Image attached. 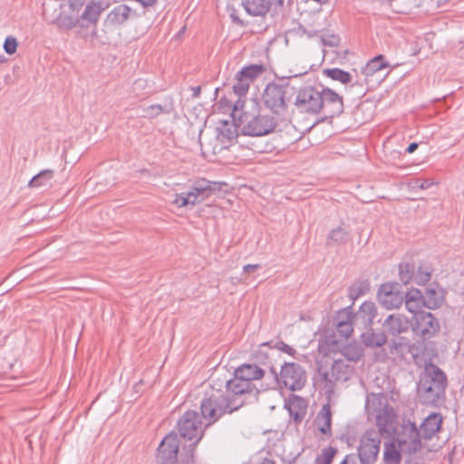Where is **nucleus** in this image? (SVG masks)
<instances>
[{
    "instance_id": "nucleus-34",
    "label": "nucleus",
    "mask_w": 464,
    "mask_h": 464,
    "mask_svg": "<svg viewBox=\"0 0 464 464\" xmlns=\"http://www.w3.org/2000/svg\"><path fill=\"white\" fill-rule=\"evenodd\" d=\"M192 188L201 197V199H204L218 189V183L201 179L194 182Z\"/></svg>"
},
{
    "instance_id": "nucleus-9",
    "label": "nucleus",
    "mask_w": 464,
    "mask_h": 464,
    "mask_svg": "<svg viewBox=\"0 0 464 464\" xmlns=\"http://www.w3.org/2000/svg\"><path fill=\"white\" fill-rule=\"evenodd\" d=\"M278 382L291 391H299L306 382V372L298 363L285 362L281 367Z\"/></svg>"
},
{
    "instance_id": "nucleus-25",
    "label": "nucleus",
    "mask_w": 464,
    "mask_h": 464,
    "mask_svg": "<svg viewBox=\"0 0 464 464\" xmlns=\"http://www.w3.org/2000/svg\"><path fill=\"white\" fill-rule=\"evenodd\" d=\"M441 417L439 414H430L421 423L420 431L422 438L430 439L437 433L441 425Z\"/></svg>"
},
{
    "instance_id": "nucleus-16",
    "label": "nucleus",
    "mask_w": 464,
    "mask_h": 464,
    "mask_svg": "<svg viewBox=\"0 0 464 464\" xmlns=\"http://www.w3.org/2000/svg\"><path fill=\"white\" fill-rule=\"evenodd\" d=\"M379 303L388 310L399 308L404 301V294L397 285H382L378 292Z\"/></svg>"
},
{
    "instance_id": "nucleus-11",
    "label": "nucleus",
    "mask_w": 464,
    "mask_h": 464,
    "mask_svg": "<svg viewBox=\"0 0 464 464\" xmlns=\"http://www.w3.org/2000/svg\"><path fill=\"white\" fill-rule=\"evenodd\" d=\"M320 102H322L321 91L305 87L298 92L295 105L301 112L316 114L321 111Z\"/></svg>"
},
{
    "instance_id": "nucleus-21",
    "label": "nucleus",
    "mask_w": 464,
    "mask_h": 464,
    "mask_svg": "<svg viewBox=\"0 0 464 464\" xmlns=\"http://www.w3.org/2000/svg\"><path fill=\"white\" fill-rule=\"evenodd\" d=\"M423 295L424 306L429 309H436L442 305L445 300V291L438 285H429Z\"/></svg>"
},
{
    "instance_id": "nucleus-33",
    "label": "nucleus",
    "mask_w": 464,
    "mask_h": 464,
    "mask_svg": "<svg viewBox=\"0 0 464 464\" xmlns=\"http://www.w3.org/2000/svg\"><path fill=\"white\" fill-rule=\"evenodd\" d=\"M349 240V232L343 227H337L332 229L326 238V245L340 246L345 245Z\"/></svg>"
},
{
    "instance_id": "nucleus-32",
    "label": "nucleus",
    "mask_w": 464,
    "mask_h": 464,
    "mask_svg": "<svg viewBox=\"0 0 464 464\" xmlns=\"http://www.w3.org/2000/svg\"><path fill=\"white\" fill-rule=\"evenodd\" d=\"M337 355H339L338 357H342L343 360H345L346 362H355L361 359L362 355V351L359 345L355 343H348L343 345L339 349V353Z\"/></svg>"
},
{
    "instance_id": "nucleus-8",
    "label": "nucleus",
    "mask_w": 464,
    "mask_h": 464,
    "mask_svg": "<svg viewBox=\"0 0 464 464\" xmlns=\"http://www.w3.org/2000/svg\"><path fill=\"white\" fill-rule=\"evenodd\" d=\"M241 131L248 136H264L274 131L276 122L274 117L269 115L245 116L241 120Z\"/></svg>"
},
{
    "instance_id": "nucleus-44",
    "label": "nucleus",
    "mask_w": 464,
    "mask_h": 464,
    "mask_svg": "<svg viewBox=\"0 0 464 464\" xmlns=\"http://www.w3.org/2000/svg\"><path fill=\"white\" fill-rule=\"evenodd\" d=\"M143 117L147 119H154L161 113H169V111L160 104H152L143 108Z\"/></svg>"
},
{
    "instance_id": "nucleus-30",
    "label": "nucleus",
    "mask_w": 464,
    "mask_h": 464,
    "mask_svg": "<svg viewBox=\"0 0 464 464\" xmlns=\"http://www.w3.org/2000/svg\"><path fill=\"white\" fill-rule=\"evenodd\" d=\"M130 14V8L125 5L114 7L107 15V22L112 25H120L125 23Z\"/></svg>"
},
{
    "instance_id": "nucleus-36",
    "label": "nucleus",
    "mask_w": 464,
    "mask_h": 464,
    "mask_svg": "<svg viewBox=\"0 0 464 464\" xmlns=\"http://www.w3.org/2000/svg\"><path fill=\"white\" fill-rule=\"evenodd\" d=\"M362 343L369 347H380L386 343L384 333H372L368 331L362 334Z\"/></svg>"
},
{
    "instance_id": "nucleus-45",
    "label": "nucleus",
    "mask_w": 464,
    "mask_h": 464,
    "mask_svg": "<svg viewBox=\"0 0 464 464\" xmlns=\"http://www.w3.org/2000/svg\"><path fill=\"white\" fill-rule=\"evenodd\" d=\"M189 196L193 195L185 194V192L175 194V198L172 200V204L178 208H183L188 205L195 206V199H189Z\"/></svg>"
},
{
    "instance_id": "nucleus-14",
    "label": "nucleus",
    "mask_w": 464,
    "mask_h": 464,
    "mask_svg": "<svg viewBox=\"0 0 464 464\" xmlns=\"http://www.w3.org/2000/svg\"><path fill=\"white\" fill-rule=\"evenodd\" d=\"M322 102L321 111L324 118L339 116L343 111V98L334 91L329 88H323L321 91Z\"/></svg>"
},
{
    "instance_id": "nucleus-4",
    "label": "nucleus",
    "mask_w": 464,
    "mask_h": 464,
    "mask_svg": "<svg viewBox=\"0 0 464 464\" xmlns=\"http://www.w3.org/2000/svg\"><path fill=\"white\" fill-rule=\"evenodd\" d=\"M389 63L384 61V56L380 54L370 60L367 64L362 67V79L356 80L351 86V89L358 88L357 95L362 97L369 89H372L381 84L382 82L389 75Z\"/></svg>"
},
{
    "instance_id": "nucleus-29",
    "label": "nucleus",
    "mask_w": 464,
    "mask_h": 464,
    "mask_svg": "<svg viewBox=\"0 0 464 464\" xmlns=\"http://www.w3.org/2000/svg\"><path fill=\"white\" fill-rule=\"evenodd\" d=\"M315 423L318 430L323 434H328L331 432V423H332V412L330 404H324L320 411L318 412Z\"/></svg>"
},
{
    "instance_id": "nucleus-23",
    "label": "nucleus",
    "mask_w": 464,
    "mask_h": 464,
    "mask_svg": "<svg viewBox=\"0 0 464 464\" xmlns=\"http://www.w3.org/2000/svg\"><path fill=\"white\" fill-rule=\"evenodd\" d=\"M290 416L297 423L301 422L307 413V403L304 399L294 395L288 401L287 405Z\"/></svg>"
},
{
    "instance_id": "nucleus-1",
    "label": "nucleus",
    "mask_w": 464,
    "mask_h": 464,
    "mask_svg": "<svg viewBox=\"0 0 464 464\" xmlns=\"http://www.w3.org/2000/svg\"><path fill=\"white\" fill-rule=\"evenodd\" d=\"M242 405L243 401L230 399L220 389L210 386L200 403L201 417L206 421V427H209L222 416L233 412Z\"/></svg>"
},
{
    "instance_id": "nucleus-35",
    "label": "nucleus",
    "mask_w": 464,
    "mask_h": 464,
    "mask_svg": "<svg viewBox=\"0 0 464 464\" xmlns=\"http://www.w3.org/2000/svg\"><path fill=\"white\" fill-rule=\"evenodd\" d=\"M401 460V451L394 442L384 443L383 461L385 464H400Z\"/></svg>"
},
{
    "instance_id": "nucleus-26",
    "label": "nucleus",
    "mask_w": 464,
    "mask_h": 464,
    "mask_svg": "<svg viewBox=\"0 0 464 464\" xmlns=\"http://www.w3.org/2000/svg\"><path fill=\"white\" fill-rule=\"evenodd\" d=\"M405 306L412 314H419V310L424 306L423 295L419 289H411L404 295Z\"/></svg>"
},
{
    "instance_id": "nucleus-40",
    "label": "nucleus",
    "mask_w": 464,
    "mask_h": 464,
    "mask_svg": "<svg viewBox=\"0 0 464 464\" xmlns=\"http://www.w3.org/2000/svg\"><path fill=\"white\" fill-rule=\"evenodd\" d=\"M431 269L427 265H420L414 271V282L418 285H425L430 280Z\"/></svg>"
},
{
    "instance_id": "nucleus-43",
    "label": "nucleus",
    "mask_w": 464,
    "mask_h": 464,
    "mask_svg": "<svg viewBox=\"0 0 464 464\" xmlns=\"http://www.w3.org/2000/svg\"><path fill=\"white\" fill-rule=\"evenodd\" d=\"M236 80L237 82L235 83L233 89L235 93L241 97L248 92L251 82L245 79L243 76L240 77L239 72L237 73Z\"/></svg>"
},
{
    "instance_id": "nucleus-59",
    "label": "nucleus",
    "mask_w": 464,
    "mask_h": 464,
    "mask_svg": "<svg viewBox=\"0 0 464 464\" xmlns=\"http://www.w3.org/2000/svg\"><path fill=\"white\" fill-rule=\"evenodd\" d=\"M334 43L333 42V40H330L329 45H334Z\"/></svg>"
},
{
    "instance_id": "nucleus-55",
    "label": "nucleus",
    "mask_w": 464,
    "mask_h": 464,
    "mask_svg": "<svg viewBox=\"0 0 464 464\" xmlns=\"http://www.w3.org/2000/svg\"><path fill=\"white\" fill-rule=\"evenodd\" d=\"M193 92V97L198 98L200 95L201 88L200 86L191 87Z\"/></svg>"
},
{
    "instance_id": "nucleus-46",
    "label": "nucleus",
    "mask_w": 464,
    "mask_h": 464,
    "mask_svg": "<svg viewBox=\"0 0 464 464\" xmlns=\"http://www.w3.org/2000/svg\"><path fill=\"white\" fill-rule=\"evenodd\" d=\"M77 21L70 16H61L58 18L57 24L60 29L71 30L75 27Z\"/></svg>"
},
{
    "instance_id": "nucleus-41",
    "label": "nucleus",
    "mask_w": 464,
    "mask_h": 464,
    "mask_svg": "<svg viewBox=\"0 0 464 464\" xmlns=\"http://www.w3.org/2000/svg\"><path fill=\"white\" fill-rule=\"evenodd\" d=\"M399 277L404 285L411 281L414 282V267L408 263L401 264L399 266Z\"/></svg>"
},
{
    "instance_id": "nucleus-56",
    "label": "nucleus",
    "mask_w": 464,
    "mask_h": 464,
    "mask_svg": "<svg viewBox=\"0 0 464 464\" xmlns=\"http://www.w3.org/2000/svg\"><path fill=\"white\" fill-rule=\"evenodd\" d=\"M234 138V131L233 130H228L227 131V139L228 140H232Z\"/></svg>"
},
{
    "instance_id": "nucleus-52",
    "label": "nucleus",
    "mask_w": 464,
    "mask_h": 464,
    "mask_svg": "<svg viewBox=\"0 0 464 464\" xmlns=\"http://www.w3.org/2000/svg\"><path fill=\"white\" fill-rule=\"evenodd\" d=\"M431 182H430L429 180H423L421 182L420 181H417L416 182V187L420 188V189H426L428 188H430L431 186Z\"/></svg>"
},
{
    "instance_id": "nucleus-10",
    "label": "nucleus",
    "mask_w": 464,
    "mask_h": 464,
    "mask_svg": "<svg viewBox=\"0 0 464 464\" xmlns=\"http://www.w3.org/2000/svg\"><path fill=\"white\" fill-rule=\"evenodd\" d=\"M421 433L414 422L403 421L401 430L397 436V442L401 450L415 453L421 449Z\"/></svg>"
},
{
    "instance_id": "nucleus-19",
    "label": "nucleus",
    "mask_w": 464,
    "mask_h": 464,
    "mask_svg": "<svg viewBox=\"0 0 464 464\" xmlns=\"http://www.w3.org/2000/svg\"><path fill=\"white\" fill-rule=\"evenodd\" d=\"M384 332L391 335L406 333L411 327L410 320L401 314H392L383 322Z\"/></svg>"
},
{
    "instance_id": "nucleus-18",
    "label": "nucleus",
    "mask_w": 464,
    "mask_h": 464,
    "mask_svg": "<svg viewBox=\"0 0 464 464\" xmlns=\"http://www.w3.org/2000/svg\"><path fill=\"white\" fill-rule=\"evenodd\" d=\"M357 324V321L353 316L351 306L342 309L337 313L335 329L340 336L345 339L349 338Z\"/></svg>"
},
{
    "instance_id": "nucleus-53",
    "label": "nucleus",
    "mask_w": 464,
    "mask_h": 464,
    "mask_svg": "<svg viewBox=\"0 0 464 464\" xmlns=\"http://www.w3.org/2000/svg\"><path fill=\"white\" fill-rule=\"evenodd\" d=\"M259 267H260V265H258V264H256V265H250V264H248V265H246V266H244L243 270H244V272H246V273H249V272H253V271H255V270L258 269Z\"/></svg>"
},
{
    "instance_id": "nucleus-39",
    "label": "nucleus",
    "mask_w": 464,
    "mask_h": 464,
    "mask_svg": "<svg viewBox=\"0 0 464 464\" xmlns=\"http://www.w3.org/2000/svg\"><path fill=\"white\" fill-rule=\"evenodd\" d=\"M264 72V67L258 64H253L242 68L238 72L240 77H244L248 82H252L258 75Z\"/></svg>"
},
{
    "instance_id": "nucleus-3",
    "label": "nucleus",
    "mask_w": 464,
    "mask_h": 464,
    "mask_svg": "<svg viewBox=\"0 0 464 464\" xmlns=\"http://www.w3.org/2000/svg\"><path fill=\"white\" fill-rule=\"evenodd\" d=\"M177 428L179 436L191 442L183 461L187 463L193 462L195 448L203 438L204 431L208 428L206 422H202L198 411H187L179 420Z\"/></svg>"
},
{
    "instance_id": "nucleus-61",
    "label": "nucleus",
    "mask_w": 464,
    "mask_h": 464,
    "mask_svg": "<svg viewBox=\"0 0 464 464\" xmlns=\"http://www.w3.org/2000/svg\"><path fill=\"white\" fill-rule=\"evenodd\" d=\"M237 104L234 105V112L237 111Z\"/></svg>"
},
{
    "instance_id": "nucleus-6",
    "label": "nucleus",
    "mask_w": 464,
    "mask_h": 464,
    "mask_svg": "<svg viewBox=\"0 0 464 464\" xmlns=\"http://www.w3.org/2000/svg\"><path fill=\"white\" fill-rule=\"evenodd\" d=\"M353 372V367L342 357H334V362L318 366V374L324 382V389L327 392H333L338 382H345Z\"/></svg>"
},
{
    "instance_id": "nucleus-5",
    "label": "nucleus",
    "mask_w": 464,
    "mask_h": 464,
    "mask_svg": "<svg viewBox=\"0 0 464 464\" xmlns=\"http://www.w3.org/2000/svg\"><path fill=\"white\" fill-rule=\"evenodd\" d=\"M353 372V367L342 357H334V362L318 366V374L324 382V389L327 392H333L338 382H345Z\"/></svg>"
},
{
    "instance_id": "nucleus-17",
    "label": "nucleus",
    "mask_w": 464,
    "mask_h": 464,
    "mask_svg": "<svg viewBox=\"0 0 464 464\" xmlns=\"http://www.w3.org/2000/svg\"><path fill=\"white\" fill-rule=\"evenodd\" d=\"M285 0H244L245 10L254 16H264L268 12H277L284 6Z\"/></svg>"
},
{
    "instance_id": "nucleus-54",
    "label": "nucleus",
    "mask_w": 464,
    "mask_h": 464,
    "mask_svg": "<svg viewBox=\"0 0 464 464\" xmlns=\"http://www.w3.org/2000/svg\"><path fill=\"white\" fill-rule=\"evenodd\" d=\"M418 146H419V145H418V143H416V142H412V143H411V144L408 146V148L406 149V151H407L408 153H412V152H414V151L417 150Z\"/></svg>"
},
{
    "instance_id": "nucleus-50",
    "label": "nucleus",
    "mask_w": 464,
    "mask_h": 464,
    "mask_svg": "<svg viewBox=\"0 0 464 464\" xmlns=\"http://www.w3.org/2000/svg\"><path fill=\"white\" fill-rule=\"evenodd\" d=\"M340 464H358L357 459L354 455H346Z\"/></svg>"
},
{
    "instance_id": "nucleus-49",
    "label": "nucleus",
    "mask_w": 464,
    "mask_h": 464,
    "mask_svg": "<svg viewBox=\"0 0 464 464\" xmlns=\"http://www.w3.org/2000/svg\"><path fill=\"white\" fill-rule=\"evenodd\" d=\"M364 294V291L362 289V285H353L352 287H350L349 289V297L353 300H355L356 298L359 297V295H363Z\"/></svg>"
},
{
    "instance_id": "nucleus-27",
    "label": "nucleus",
    "mask_w": 464,
    "mask_h": 464,
    "mask_svg": "<svg viewBox=\"0 0 464 464\" xmlns=\"http://www.w3.org/2000/svg\"><path fill=\"white\" fill-rule=\"evenodd\" d=\"M235 372L247 382L262 379L265 373L263 369L251 363L242 364L235 370Z\"/></svg>"
},
{
    "instance_id": "nucleus-31",
    "label": "nucleus",
    "mask_w": 464,
    "mask_h": 464,
    "mask_svg": "<svg viewBox=\"0 0 464 464\" xmlns=\"http://www.w3.org/2000/svg\"><path fill=\"white\" fill-rule=\"evenodd\" d=\"M106 7L107 5H105L102 2L93 0L86 5L82 14V18L91 23H96L100 17L101 13L105 10Z\"/></svg>"
},
{
    "instance_id": "nucleus-20",
    "label": "nucleus",
    "mask_w": 464,
    "mask_h": 464,
    "mask_svg": "<svg viewBox=\"0 0 464 464\" xmlns=\"http://www.w3.org/2000/svg\"><path fill=\"white\" fill-rule=\"evenodd\" d=\"M394 419L395 413L393 409L386 404L376 415V425L379 430L377 432L381 436L392 434L395 430Z\"/></svg>"
},
{
    "instance_id": "nucleus-24",
    "label": "nucleus",
    "mask_w": 464,
    "mask_h": 464,
    "mask_svg": "<svg viewBox=\"0 0 464 464\" xmlns=\"http://www.w3.org/2000/svg\"><path fill=\"white\" fill-rule=\"evenodd\" d=\"M377 314V309L373 302H363L359 310L353 316L357 323L362 322L364 325L372 324Z\"/></svg>"
},
{
    "instance_id": "nucleus-58",
    "label": "nucleus",
    "mask_w": 464,
    "mask_h": 464,
    "mask_svg": "<svg viewBox=\"0 0 464 464\" xmlns=\"http://www.w3.org/2000/svg\"><path fill=\"white\" fill-rule=\"evenodd\" d=\"M266 346H270V343H264L262 344H260V348H264V347H266Z\"/></svg>"
},
{
    "instance_id": "nucleus-2",
    "label": "nucleus",
    "mask_w": 464,
    "mask_h": 464,
    "mask_svg": "<svg viewBox=\"0 0 464 464\" xmlns=\"http://www.w3.org/2000/svg\"><path fill=\"white\" fill-rule=\"evenodd\" d=\"M446 387L447 377L442 370L435 364H427L417 387L420 401L425 405H437L442 401Z\"/></svg>"
},
{
    "instance_id": "nucleus-57",
    "label": "nucleus",
    "mask_w": 464,
    "mask_h": 464,
    "mask_svg": "<svg viewBox=\"0 0 464 464\" xmlns=\"http://www.w3.org/2000/svg\"><path fill=\"white\" fill-rule=\"evenodd\" d=\"M260 464H275V462L273 460H270V459H265Z\"/></svg>"
},
{
    "instance_id": "nucleus-48",
    "label": "nucleus",
    "mask_w": 464,
    "mask_h": 464,
    "mask_svg": "<svg viewBox=\"0 0 464 464\" xmlns=\"http://www.w3.org/2000/svg\"><path fill=\"white\" fill-rule=\"evenodd\" d=\"M275 347L290 355H294L295 353V350L284 342H277Z\"/></svg>"
},
{
    "instance_id": "nucleus-37",
    "label": "nucleus",
    "mask_w": 464,
    "mask_h": 464,
    "mask_svg": "<svg viewBox=\"0 0 464 464\" xmlns=\"http://www.w3.org/2000/svg\"><path fill=\"white\" fill-rule=\"evenodd\" d=\"M53 178V171L51 169H44L35 175L28 182L29 188H41L50 184Z\"/></svg>"
},
{
    "instance_id": "nucleus-51",
    "label": "nucleus",
    "mask_w": 464,
    "mask_h": 464,
    "mask_svg": "<svg viewBox=\"0 0 464 464\" xmlns=\"http://www.w3.org/2000/svg\"><path fill=\"white\" fill-rule=\"evenodd\" d=\"M185 194H192L193 196H189V199H195V205L199 203L202 199H199V195L191 188V189Z\"/></svg>"
},
{
    "instance_id": "nucleus-38",
    "label": "nucleus",
    "mask_w": 464,
    "mask_h": 464,
    "mask_svg": "<svg viewBox=\"0 0 464 464\" xmlns=\"http://www.w3.org/2000/svg\"><path fill=\"white\" fill-rule=\"evenodd\" d=\"M324 74L332 80L338 81L343 84H346L353 80V76L350 72L339 68L325 69L324 71Z\"/></svg>"
},
{
    "instance_id": "nucleus-13",
    "label": "nucleus",
    "mask_w": 464,
    "mask_h": 464,
    "mask_svg": "<svg viewBox=\"0 0 464 464\" xmlns=\"http://www.w3.org/2000/svg\"><path fill=\"white\" fill-rule=\"evenodd\" d=\"M413 332L424 340L433 337L440 331L438 319L430 312H420L415 314Z\"/></svg>"
},
{
    "instance_id": "nucleus-7",
    "label": "nucleus",
    "mask_w": 464,
    "mask_h": 464,
    "mask_svg": "<svg viewBox=\"0 0 464 464\" xmlns=\"http://www.w3.org/2000/svg\"><path fill=\"white\" fill-rule=\"evenodd\" d=\"M381 435L374 430L364 432L360 440L358 456L362 464H373L380 452Z\"/></svg>"
},
{
    "instance_id": "nucleus-60",
    "label": "nucleus",
    "mask_w": 464,
    "mask_h": 464,
    "mask_svg": "<svg viewBox=\"0 0 464 464\" xmlns=\"http://www.w3.org/2000/svg\"><path fill=\"white\" fill-rule=\"evenodd\" d=\"M334 43L333 42V40H330L329 45H334Z\"/></svg>"
},
{
    "instance_id": "nucleus-28",
    "label": "nucleus",
    "mask_w": 464,
    "mask_h": 464,
    "mask_svg": "<svg viewBox=\"0 0 464 464\" xmlns=\"http://www.w3.org/2000/svg\"><path fill=\"white\" fill-rule=\"evenodd\" d=\"M339 349L340 344L334 334L325 335L319 339L318 351L321 354L330 356L333 353L336 357Z\"/></svg>"
},
{
    "instance_id": "nucleus-47",
    "label": "nucleus",
    "mask_w": 464,
    "mask_h": 464,
    "mask_svg": "<svg viewBox=\"0 0 464 464\" xmlns=\"http://www.w3.org/2000/svg\"><path fill=\"white\" fill-rule=\"evenodd\" d=\"M17 40L15 37L8 36L4 43V50L7 54H14L17 49Z\"/></svg>"
},
{
    "instance_id": "nucleus-22",
    "label": "nucleus",
    "mask_w": 464,
    "mask_h": 464,
    "mask_svg": "<svg viewBox=\"0 0 464 464\" xmlns=\"http://www.w3.org/2000/svg\"><path fill=\"white\" fill-rule=\"evenodd\" d=\"M226 388L227 392L234 396H240L246 393H251L255 387L252 382H246L243 378H240L236 372L234 378L226 381Z\"/></svg>"
},
{
    "instance_id": "nucleus-15",
    "label": "nucleus",
    "mask_w": 464,
    "mask_h": 464,
    "mask_svg": "<svg viewBox=\"0 0 464 464\" xmlns=\"http://www.w3.org/2000/svg\"><path fill=\"white\" fill-rule=\"evenodd\" d=\"M179 440L177 434H168L157 449V459L162 464H173L178 459Z\"/></svg>"
},
{
    "instance_id": "nucleus-12",
    "label": "nucleus",
    "mask_w": 464,
    "mask_h": 464,
    "mask_svg": "<svg viewBox=\"0 0 464 464\" xmlns=\"http://www.w3.org/2000/svg\"><path fill=\"white\" fill-rule=\"evenodd\" d=\"M286 91L287 87L276 83L267 84L263 93L264 103L275 113L285 111Z\"/></svg>"
},
{
    "instance_id": "nucleus-42",
    "label": "nucleus",
    "mask_w": 464,
    "mask_h": 464,
    "mask_svg": "<svg viewBox=\"0 0 464 464\" xmlns=\"http://www.w3.org/2000/svg\"><path fill=\"white\" fill-rule=\"evenodd\" d=\"M336 452V449L331 446L324 448L321 454L315 459L314 464H332Z\"/></svg>"
}]
</instances>
